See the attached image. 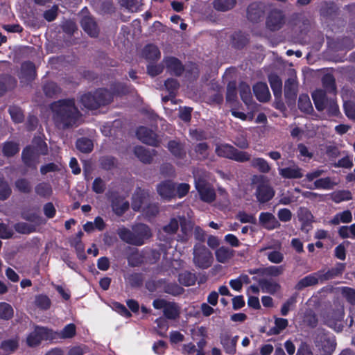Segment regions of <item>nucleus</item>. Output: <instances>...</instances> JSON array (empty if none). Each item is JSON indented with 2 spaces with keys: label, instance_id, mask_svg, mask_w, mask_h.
I'll list each match as a JSON object with an SVG mask.
<instances>
[{
  "label": "nucleus",
  "instance_id": "72a5a7b5",
  "mask_svg": "<svg viewBox=\"0 0 355 355\" xmlns=\"http://www.w3.org/2000/svg\"><path fill=\"white\" fill-rule=\"evenodd\" d=\"M31 147L34 148V150L37 155H48V146L46 141L41 137H35L32 141Z\"/></svg>",
  "mask_w": 355,
  "mask_h": 355
},
{
  "label": "nucleus",
  "instance_id": "e433bc0d",
  "mask_svg": "<svg viewBox=\"0 0 355 355\" xmlns=\"http://www.w3.org/2000/svg\"><path fill=\"white\" fill-rule=\"evenodd\" d=\"M268 80L275 97L276 98L282 97V82L280 78L277 75L271 74L268 76Z\"/></svg>",
  "mask_w": 355,
  "mask_h": 355
},
{
  "label": "nucleus",
  "instance_id": "8fccbe9b",
  "mask_svg": "<svg viewBox=\"0 0 355 355\" xmlns=\"http://www.w3.org/2000/svg\"><path fill=\"white\" fill-rule=\"evenodd\" d=\"M19 347V341L17 338L4 340L0 345V349L7 354L14 352Z\"/></svg>",
  "mask_w": 355,
  "mask_h": 355
},
{
  "label": "nucleus",
  "instance_id": "4c0bfd02",
  "mask_svg": "<svg viewBox=\"0 0 355 355\" xmlns=\"http://www.w3.org/2000/svg\"><path fill=\"white\" fill-rule=\"evenodd\" d=\"M143 55L148 60L155 61L160 58V51L155 44H148L143 49Z\"/></svg>",
  "mask_w": 355,
  "mask_h": 355
},
{
  "label": "nucleus",
  "instance_id": "39448f33",
  "mask_svg": "<svg viewBox=\"0 0 355 355\" xmlns=\"http://www.w3.org/2000/svg\"><path fill=\"white\" fill-rule=\"evenodd\" d=\"M314 343L322 355H332L337 345L335 338L330 337L323 331H318Z\"/></svg>",
  "mask_w": 355,
  "mask_h": 355
},
{
  "label": "nucleus",
  "instance_id": "4468645a",
  "mask_svg": "<svg viewBox=\"0 0 355 355\" xmlns=\"http://www.w3.org/2000/svg\"><path fill=\"white\" fill-rule=\"evenodd\" d=\"M274 196L275 191L268 182H262L257 185L256 197L259 202L266 203L270 201Z\"/></svg>",
  "mask_w": 355,
  "mask_h": 355
},
{
  "label": "nucleus",
  "instance_id": "bb28decb",
  "mask_svg": "<svg viewBox=\"0 0 355 355\" xmlns=\"http://www.w3.org/2000/svg\"><path fill=\"white\" fill-rule=\"evenodd\" d=\"M259 223L268 230H272L280 226V223L275 216L268 212H263L260 214Z\"/></svg>",
  "mask_w": 355,
  "mask_h": 355
},
{
  "label": "nucleus",
  "instance_id": "f257e3e1",
  "mask_svg": "<svg viewBox=\"0 0 355 355\" xmlns=\"http://www.w3.org/2000/svg\"><path fill=\"white\" fill-rule=\"evenodd\" d=\"M51 108L53 112L55 123L63 129L72 127L80 116L74 98L58 100L51 104Z\"/></svg>",
  "mask_w": 355,
  "mask_h": 355
},
{
  "label": "nucleus",
  "instance_id": "6ab92c4d",
  "mask_svg": "<svg viewBox=\"0 0 355 355\" xmlns=\"http://www.w3.org/2000/svg\"><path fill=\"white\" fill-rule=\"evenodd\" d=\"M83 31L92 37H97L99 29L94 18L90 15L84 16L80 20Z\"/></svg>",
  "mask_w": 355,
  "mask_h": 355
},
{
  "label": "nucleus",
  "instance_id": "1a4fd4ad",
  "mask_svg": "<svg viewBox=\"0 0 355 355\" xmlns=\"http://www.w3.org/2000/svg\"><path fill=\"white\" fill-rule=\"evenodd\" d=\"M268 6L262 2H253L247 8V18L252 23L259 22L264 17Z\"/></svg>",
  "mask_w": 355,
  "mask_h": 355
},
{
  "label": "nucleus",
  "instance_id": "393cba45",
  "mask_svg": "<svg viewBox=\"0 0 355 355\" xmlns=\"http://www.w3.org/2000/svg\"><path fill=\"white\" fill-rule=\"evenodd\" d=\"M320 15L328 19H334L338 15V8L334 2L324 1L320 8Z\"/></svg>",
  "mask_w": 355,
  "mask_h": 355
},
{
  "label": "nucleus",
  "instance_id": "a19ab883",
  "mask_svg": "<svg viewBox=\"0 0 355 355\" xmlns=\"http://www.w3.org/2000/svg\"><path fill=\"white\" fill-rule=\"evenodd\" d=\"M322 85L325 89L326 93L336 94V80L333 75L327 73L323 76L322 78Z\"/></svg>",
  "mask_w": 355,
  "mask_h": 355
},
{
  "label": "nucleus",
  "instance_id": "79ce46f5",
  "mask_svg": "<svg viewBox=\"0 0 355 355\" xmlns=\"http://www.w3.org/2000/svg\"><path fill=\"white\" fill-rule=\"evenodd\" d=\"M259 284L263 291H266L270 294H275L281 288L280 285L277 282L266 279H260L259 281Z\"/></svg>",
  "mask_w": 355,
  "mask_h": 355
},
{
  "label": "nucleus",
  "instance_id": "bf43d9fd",
  "mask_svg": "<svg viewBox=\"0 0 355 355\" xmlns=\"http://www.w3.org/2000/svg\"><path fill=\"white\" fill-rule=\"evenodd\" d=\"M141 211L144 217L150 218L157 215L159 211V206L157 203H150V202L144 206Z\"/></svg>",
  "mask_w": 355,
  "mask_h": 355
},
{
  "label": "nucleus",
  "instance_id": "c9c22d12",
  "mask_svg": "<svg viewBox=\"0 0 355 355\" xmlns=\"http://www.w3.org/2000/svg\"><path fill=\"white\" fill-rule=\"evenodd\" d=\"M35 192L40 197L48 199L51 196L53 189L51 185L49 182H42L38 183L35 187Z\"/></svg>",
  "mask_w": 355,
  "mask_h": 355
},
{
  "label": "nucleus",
  "instance_id": "13d9d810",
  "mask_svg": "<svg viewBox=\"0 0 355 355\" xmlns=\"http://www.w3.org/2000/svg\"><path fill=\"white\" fill-rule=\"evenodd\" d=\"M76 333V325L73 323L67 324L60 332L57 331L58 339H66L73 338Z\"/></svg>",
  "mask_w": 355,
  "mask_h": 355
},
{
  "label": "nucleus",
  "instance_id": "de8ad7c7",
  "mask_svg": "<svg viewBox=\"0 0 355 355\" xmlns=\"http://www.w3.org/2000/svg\"><path fill=\"white\" fill-rule=\"evenodd\" d=\"M197 280V277L194 273L189 271H184L179 274L178 281L180 284L184 286H190L193 285Z\"/></svg>",
  "mask_w": 355,
  "mask_h": 355
},
{
  "label": "nucleus",
  "instance_id": "a18cd8bd",
  "mask_svg": "<svg viewBox=\"0 0 355 355\" xmlns=\"http://www.w3.org/2000/svg\"><path fill=\"white\" fill-rule=\"evenodd\" d=\"M139 112L144 116L143 119L150 124L155 123L159 116L149 107H144L139 110Z\"/></svg>",
  "mask_w": 355,
  "mask_h": 355
},
{
  "label": "nucleus",
  "instance_id": "5fc2aeb1",
  "mask_svg": "<svg viewBox=\"0 0 355 355\" xmlns=\"http://www.w3.org/2000/svg\"><path fill=\"white\" fill-rule=\"evenodd\" d=\"M43 92L47 97H53L61 92L58 85L53 81L47 82L43 86Z\"/></svg>",
  "mask_w": 355,
  "mask_h": 355
},
{
  "label": "nucleus",
  "instance_id": "58836bf2",
  "mask_svg": "<svg viewBox=\"0 0 355 355\" xmlns=\"http://www.w3.org/2000/svg\"><path fill=\"white\" fill-rule=\"evenodd\" d=\"M239 336L232 338L229 335H225L221 338V343L227 354H234L236 353V345Z\"/></svg>",
  "mask_w": 355,
  "mask_h": 355
},
{
  "label": "nucleus",
  "instance_id": "052dcab7",
  "mask_svg": "<svg viewBox=\"0 0 355 355\" xmlns=\"http://www.w3.org/2000/svg\"><path fill=\"white\" fill-rule=\"evenodd\" d=\"M14 311L12 306L6 302H0V319L8 320L13 317Z\"/></svg>",
  "mask_w": 355,
  "mask_h": 355
},
{
  "label": "nucleus",
  "instance_id": "0e129e2a",
  "mask_svg": "<svg viewBox=\"0 0 355 355\" xmlns=\"http://www.w3.org/2000/svg\"><path fill=\"white\" fill-rule=\"evenodd\" d=\"M14 228L17 232L23 234H29L31 233L35 232L36 230L35 225L28 224L24 222L17 223L14 225Z\"/></svg>",
  "mask_w": 355,
  "mask_h": 355
},
{
  "label": "nucleus",
  "instance_id": "6e6552de",
  "mask_svg": "<svg viewBox=\"0 0 355 355\" xmlns=\"http://www.w3.org/2000/svg\"><path fill=\"white\" fill-rule=\"evenodd\" d=\"M153 306L157 309H163L164 315L167 319L175 320L179 317V309L175 302H167L164 299H157L153 301Z\"/></svg>",
  "mask_w": 355,
  "mask_h": 355
},
{
  "label": "nucleus",
  "instance_id": "5701e85b",
  "mask_svg": "<svg viewBox=\"0 0 355 355\" xmlns=\"http://www.w3.org/2000/svg\"><path fill=\"white\" fill-rule=\"evenodd\" d=\"M167 148L175 158L183 159L186 157L184 145L178 140H170L168 142Z\"/></svg>",
  "mask_w": 355,
  "mask_h": 355
},
{
  "label": "nucleus",
  "instance_id": "774afa93",
  "mask_svg": "<svg viewBox=\"0 0 355 355\" xmlns=\"http://www.w3.org/2000/svg\"><path fill=\"white\" fill-rule=\"evenodd\" d=\"M234 148V146L229 144H222L216 148V152L220 157L231 159Z\"/></svg>",
  "mask_w": 355,
  "mask_h": 355
},
{
  "label": "nucleus",
  "instance_id": "a878e982",
  "mask_svg": "<svg viewBox=\"0 0 355 355\" xmlns=\"http://www.w3.org/2000/svg\"><path fill=\"white\" fill-rule=\"evenodd\" d=\"M312 98L315 106V108L321 112L323 111L327 104L328 99L327 97L326 92L322 89H317L312 94Z\"/></svg>",
  "mask_w": 355,
  "mask_h": 355
},
{
  "label": "nucleus",
  "instance_id": "0eeeda50",
  "mask_svg": "<svg viewBox=\"0 0 355 355\" xmlns=\"http://www.w3.org/2000/svg\"><path fill=\"white\" fill-rule=\"evenodd\" d=\"M196 188L202 201L211 203L215 200L216 196L215 190L206 180L201 178L196 180Z\"/></svg>",
  "mask_w": 355,
  "mask_h": 355
},
{
  "label": "nucleus",
  "instance_id": "412c9836",
  "mask_svg": "<svg viewBox=\"0 0 355 355\" xmlns=\"http://www.w3.org/2000/svg\"><path fill=\"white\" fill-rule=\"evenodd\" d=\"M149 202V191L138 187L135 193V211H140Z\"/></svg>",
  "mask_w": 355,
  "mask_h": 355
},
{
  "label": "nucleus",
  "instance_id": "f704fd0d",
  "mask_svg": "<svg viewBox=\"0 0 355 355\" xmlns=\"http://www.w3.org/2000/svg\"><path fill=\"white\" fill-rule=\"evenodd\" d=\"M108 90L112 95V100L114 96H122L129 92V88L126 84L119 82L111 84L110 89Z\"/></svg>",
  "mask_w": 355,
  "mask_h": 355
},
{
  "label": "nucleus",
  "instance_id": "7c9ffc66",
  "mask_svg": "<svg viewBox=\"0 0 355 355\" xmlns=\"http://www.w3.org/2000/svg\"><path fill=\"white\" fill-rule=\"evenodd\" d=\"M235 254V251L227 247L222 246L216 251V257L218 262L226 263L229 261Z\"/></svg>",
  "mask_w": 355,
  "mask_h": 355
},
{
  "label": "nucleus",
  "instance_id": "864d4df0",
  "mask_svg": "<svg viewBox=\"0 0 355 355\" xmlns=\"http://www.w3.org/2000/svg\"><path fill=\"white\" fill-rule=\"evenodd\" d=\"M166 293L176 296L183 293L184 288L180 286L176 283H168L165 280V283L163 284L162 288Z\"/></svg>",
  "mask_w": 355,
  "mask_h": 355
},
{
  "label": "nucleus",
  "instance_id": "2f4dec72",
  "mask_svg": "<svg viewBox=\"0 0 355 355\" xmlns=\"http://www.w3.org/2000/svg\"><path fill=\"white\" fill-rule=\"evenodd\" d=\"M98 163L102 170L109 171L117 167L118 161L113 156L105 155L100 157Z\"/></svg>",
  "mask_w": 355,
  "mask_h": 355
},
{
  "label": "nucleus",
  "instance_id": "603ef678",
  "mask_svg": "<svg viewBox=\"0 0 355 355\" xmlns=\"http://www.w3.org/2000/svg\"><path fill=\"white\" fill-rule=\"evenodd\" d=\"M318 283V278L313 275H309L300 279L295 286V289L301 291L306 287L316 285Z\"/></svg>",
  "mask_w": 355,
  "mask_h": 355
},
{
  "label": "nucleus",
  "instance_id": "b1692460",
  "mask_svg": "<svg viewBox=\"0 0 355 355\" xmlns=\"http://www.w3.org/2000/svg\"><path fill=\"white\" fill-rule=\"evenodd\" d=\"M254 94L260 102H268L270 98V94L268 85L265 83L259 82L253 86Z\"/></svg>",
  "mask_w": 355,
  "mask_h": 355
},
{
  "label": "nucleus",
  "instance_id": "6e6d98bb",
  "mask_svg": "<svg viewBox=\"0 0 355 355\" xmlns=\"http://www.w3.org/2000/svg\"><path fill=\"white\" fill-rule=\"evenodd\" d=\"M279 174L284 178H300L302 177V173L300 172V168L298 167L291 168L287 167L279 169Z\"/></svg>",
  "mask_w": 355,
  "mask_h": 355
},
{
  "label": "nucleus",
  "instance_id": "ea45409f",
  "mask_svg": "<svg viewBox=\"0 0 355 355\" xmlns=\"http://www.w3.org/2000/svg\"><path fill=\"white\" fill-rule=\"evenodd\" d=\"M239 94L243 103L249 105L252 102V96L250 87L245 82H241L239 85Z\"/></svg>",
  "mask_w": 355,
  "mask_h": 355
},
{
  "label": "nucleus",
  "instance_id": "3c124183",
  "mask_svg": "<svg viewBox=\"0 0 355 355\" xmlns=\"http://www.w3.org/2000/svg\"><path fill=\"white\" fill-rule=\"evenodd\" d=\"M354 46V42L350 37H345L338 38L335 41L333 48L336 51L351 49Z\"/></svg>",
  "mask_w": 355,
  "mask_h": 355
},
{
  "label": "nucleus",
  "instance_id": "09e8293b",
  "mask_svg": "<svg viewBox=\"0 0 355 355\" xmlns=\"http://www.w3.org/2000/svg\"><path fill=\"white\" fill-rule=\"evenodd\" d=\"M345 270V264L344 263H338L335 268H332L329 270L327 272L323 274L320 277V279L322 281H327L331 279H333L335 277H337L343 273Z\"/></svg>",
  "mask_w": 355,
  "mask_h": 355
},
{
  "label": "nucleus",
  "instance_id": "7ed1b4c3",
  "mask_svg": "<svg viewBox=\"0 0 355 355\" xmlns=\"http://www.w3.org/2000/svg\"><path fill=\"white\" fill-rule=\"evenodd\" d=\"M57 331L46 327L35 325L34 329L26 337V345L30 347L39 346L42 341L53 343L58 340Z\"/></svg>",
  "mask_w": 355,
  "mask_h": 355
},
{
  "label": "nucleus",
  "instance_id": "e2e57ef3",
  "mask_svg": "<svg viewBox=\"0 0 355 355\" xmlns=\"http://www.w3.org/2000/svg\"><path fill=\"white\" fill-rule=\"evenodd\" d=\"M251 166L257 168L261 173H267L270 171L268 163L263 158H254L251 161Z\"/></svg>",
  "mask_w": 355,
  "mask_h": 355
},
{
  "label": "nucleus",
  "instance_id": "a211bd4d",
  "mask_svg": "<svg viewBox=\"0 0 355 355\" xmlns=\"http://www.w3.org/2000/svg\"><path fill=\"white\" fill-rule=\"evenodd\" d=\"M39 155L34 150V148L30 145L26 146L22 150L21 159L24 164L31 169L37 168V159Z\"/></svg>",
  "mask_w": 355,
  "mask_h": 355
},
{
  "label": "nucleus",
  "instance_id": "338daca9",
  "mask_svg": "<svg viewBox=\"0 0 355 355\" xmlns=\"http://www.w3.org/2000/svg\"><path fill=\"white\" fill-rule=\"evenodd\" d=\"M164 86L167 91L169 92L170 96L172 98H175L176 96V92L180 87V83L178 80L175 78H168L164 82Z\"/></svg>",
  "mask_w": 355,
  "mask_h": 355
},
{
  "label": "nucleus",
  "instance_id": "423d86ee",
  "mask_svg": "<svg viewBox=\"0 0 355 355\" xmlns=\"http://www.w3.org/2000/svg\"><path fill=\"white\" fill-rule=\"evenodd\" d=\"M286 17L283 10L278 8L271 9L266 19V27L270 31L280 30L286 24Z\"/></svg>",
  "mask_w": 355,
  "mask_h": 355
},
{
  "label": "nucleus",
  "instance_id": "c756f323",
  "mask_svg": "<svg viewBox=\"0 0 355 355\" xmlns=\"http://www.w3.org/2000/svg\"><path fill=\"white\" fill-rule=\"evenodd\" d=\"M231 39L232 46L237 49L244 48L249 42L248 35L241 32H235L232 35Z\"/></svg>",
  "mask_w": 355,
  "mask_h": 355
},
{
  "label": "nucleus",
  "instance_id": "473e14b6",
  "mask_svg": "<svg viewBox=\"0 0 355 355\" xmlns=\"http://www.w3.org/2000/svg\"><path fill=\"white\" fill-rule=\"evenodd\" d=\"M19 151V145L13 141H6L3 144L2 153L5 157H12Z\"/></svg>",
  "mask_w": 355,
  "mask_h": 355
},
{
  "label": "nucleus",
  "instance_id": "ddd939ff",
  "mask_svg": "<svg viewBox=\"0 0 355 355\" xmlns=\"http://www.w3.org/2000/svg\"><path fill=\"white\" fill-rule=\"evenodd\" d=\"M162 63L168 71L176 76H182L184 71V67L182 62L175 57H165L162 60Z\"/></svg>",
  "mask_w": 355,
  "mask_h": 355
},
{
  "label": "nucleus",
  "instance_id": "37998d69",
  "mask_svg": "<svg viewBox=\"0 0 355 355\" xmlns=\"http://www.w3.org/2000/svg\"><path fill=\"white\" fill-rule=\"evenodd\" d=\"M298 108L302 112L311 114L313 112V107L308 95L301 94L298 99Z\"/></svg>",
  "mask_w": 355,
  "mask_h": 355
},
{
  "label": "nucleus",
  "instance_id": "9b49d317",
  "mask_svg": "<svg viewBox=\"0 0 355 355\" xmlns=\"http://www.w3.org/2000/svg\"><path fill=\"white\" fill-rule=\"evenodd\" d=\"M137 138L143 143L158 147L160 141L157 139V135L152 130L145 126L138 128L136 132Z\"/></svg>",
  "mask_w": 355,
  "mask_h": 355
},
{
  "label": "nucleus",
  "instance_id": "aec40b11",
  "mask_svg": "<svg viewBox=\"0 0 355 355\" xmlns=\"http://www.w3.org/2000/svg\"><path fill=\"white\" fill-rule=\"evenodd\" d=\"M156 154L157 151L154 149L150 150L141 146L135 147V155L145 164H151Z\"/></svg>",
  "mask_w": 355,
  "mask_h": 355
},
{
  "label": "nucleus",
  "instance_id": "f3484780",
  "mask_svg": "<svg viewBox=\"0 0 355 355\" xmlns=\"http://www.w3.org/2000/svg\"><path fill=\"white\" fill-rule=\"evenodd\" d=\"M112 211L117 216H122L129 209V202L119 194L114 195L111 199Z\"/></svg>",
  "mask_w": 355,
  "mask_h": 355
},
{
  "label": "nucleus",
  "instance_id": "f03ea898",
  "mask_svg": "<svg viewBox=\"0 0 355 355\" xmlns=\"http://www.w3.org/2000/svg\"><path fill=\"white\" fill-rule=\"evenodd\" d=\"M112 102V95L107 88H98L94 92H87L80 97L81 104L87 109L95 110Z\"/></svg>",
  "mask_w": 355,
  "mask_h": 355
},
{
  "label": "nucleus",
  "instance_id": "dca6fc26",
  "mask_svg": "<svg viewBox=\"0 0 355 355\" xmlns=\"http://www.w3.org/2000/svg\"><path fill=\"white\" fill-rule=\"evenodd\" d=\"M157 191L163 199L170 200L176 196L175 184L171 180L161 182L157 186Z\"/></svg>",
  "mask_w": 355,
  "mask_h": 355
},
{
  "label": "nucleus",
  "instance_id": "49530a36",
  "mask_svg": "<svg viewBox=\"0 0 355 355\" xmlns=\"http://www.w3.org/2000/svg\"><path fill=\"white\" fill-rule=\"evenodd\" d=\"M76 146L78 150L84 153H88L93 150L92 141L87 137H81L77 139Z\"/></svg>",
  "mask_w": 355,
  "mask_h": 355
},
{
  "label": "nucleus",
  "instance_id": "20e7f679",
  "mask_svg": "<svg viewBox=\"0 0 355 355\" xmlns=\"http://www.w3.org/2000/svg\"><path fill=\"white\" fill-rule=\"evenodd\" d=\"M193 263L200 268H207L212 263L213 257L210 250L204 245L197 243L193 248Z\"/></svg>",
  "mask_w": 355,
  "mask_h": 355
},
{
  "label": "nucleus",
  "instance_id": "69168bd1",
  "mask_svg": "<svg viewBox=\"0 0 355 355\" xmlns=\"http://www.w3.org/2000/svg\"><path fill=\"white\" fill-rule=\"evenodd\" d=\"M8 112L15 123H19L24 121V115L20 107L15 105L10 106Z\"/></svg>",
  "mask_w": 355,
  "mask_h": 355
},
{
  "label": "nucleus",
  "instance_id": "cd10ccee",
  "mask_svg": "<svg viewBox=\"0 0 355 355\" xmlns=\"http://www.w3.org/2000/svg\"><path fill=\"white\" fill-rule=\"evenodd\" d=\"M179 226H180L182 232V234L179 236L182 241L186 242L191 234L193 223L191 220H187L184 216H182L179 217Z\"/></svg>",
  "mask_w": 355,
  "mask_h": 355
},
{
  "label": "nucleus",
  "instance_id": "2eb2a0df",
  "mask_svg": "<svg viewBox=\"0 0 355 355\" xmlns=\"http://www.w3.org/2000/svg\"><path fill=\"white\" fill-rule=\"evenodd\" d=\"M153 234L150 228L146 224L135 225V245H141L149 239Z\"/></svg>",
  "mask_w": 355,
  "mask_h": 355
},
{
  "label": "nucleus",
  "instance_id": "c03bdc74",
  "mask_svg": "<svg viewBox=\"0 0 355 355\" xmlns=\"http://www.w3.org/2000/svg\"><path fill=\"white\" fill-rule=\"evenodd\" d=\"M236 4V0H214L213 1L214 8L221 12H225L232 10Z\"/></svg>",
  "mask_w": 355,
  "mask_h": 355
},
{
  "label": "nucleus",
  "instance_id": "c85d7f7f",
  "mask_svg": "<svg viewBox=\"0 0 355 355\" xmlns=\"http://www.w3.org/2000/svg\"><path fill=\"white\" fill-rule=\"evenodd\" d=\"M297 216L299 220L302 223V230L306 231V232L309 231L308 227L311 226V223L313 221V216L311 213V211L304 207H301L298 212Z\"/></svg>",
  "mask_w": 355,
  "mask_h": 355
},
{
  "label": "nucleus",
  "instance_id": "f8f14e48",
  "mask_svg": "<svg viewBox=\"0 0 355 355\" xmlns=\"http://www.w3.org/2000/svg\"><path fill=\"white\" fill-rule=\"evenodd\" d=\"M297 82L294 78H289L284 84V96L288 107L295 105L297 94Z\"/></svg>",
  "mask_w": 355,
  "mask_h": 355
},
{
  "label": "nucleus",
  "instance_id": "9d476101",
  "mask_svg": "<svg viewBox=\"0 0 355 355\" xmlns=\"http://www.w3.org/2000/svg\"><path fill=\"white\" fill-rule=\"evenodd\" d=\"M37 76L35 64L31 61L21 63L18 78L21 83L29 84L35 80Z\"/></svg>",
  "mask_w": 355,
  "mask_h": 355
},
{
  "label": "nucleus",
  "instance_id": "4d7b16f0",
  "mask_svg": "<svg viewBox=\"0 0 355 355\" xmlns=\"http://www.w3.org/2000/svg\"><path fill=\"white\" fill-rule=\"evenodd\" d=\"M225 98L227 103H233L237 101V89L235 81H231L227 84Z\"/></svg>",
  "mask_w": 355,
  "mask_h": 355
},
{
  "label": "nucleus",
  "instance_id": "680f3d73",
  "mask_svg": "<svg viewBox=\"0 0 355 355\" xmlns=\"http://www.w3.org/2000/svg\"><path fill=\"white\" fill-rule=\"evenodd\" d=\"M15 186L19 192L26 194L31 193L32 190L31 182L24 178L17 179L15 182Z\"/></svg>",
  "mask_w": 355,
  "mask_h": 355
},
{
  "label": "nucleus",
  "instance_id": "4be33fe9",
  "mask_svg": "<svg viewBox=\"0 0 355 355\" xmlns=\"http://www.w3.org/2000/svg\"><path fill=\"white\" fill-rule=\"evenodd\" d=\"M17 85V79L10 74H3L0 76V97L4 96L8 91L14 89Z\"/></svg>",
  "mask_w": 355,
  "mask_h": 355
}]
</instances>
